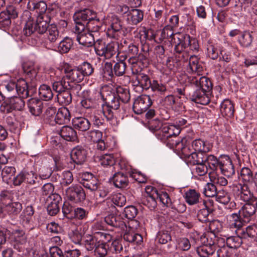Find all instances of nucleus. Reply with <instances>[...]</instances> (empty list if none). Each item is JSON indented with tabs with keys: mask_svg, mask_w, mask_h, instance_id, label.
I'll use <instances>...</instances> for the list:
<instances>
[{
	"mask_svg": "<svg viewBox=\"0 0 257 257\" xmlns=\"http://www.w3.org/2000/svg\"><path fill=\"white\" fill-rule=\"evenodd\" d=\"M180 132V128L176 125L164 124L160 133H158L156 137L159 140L166 143L170 148V143L172 140L181 139L177 137Z\"/></svg>",
	"mask_w": 257,
	"mask_h": 257,
	"instance_id": "7",
	"label": "nucleus"
},
{
	"mask_svg": "<svg viewBox=\"0 0 257 257\" xmlns=\"http://www.w3.org/2000/svg\"><path fill=\"white\" fill-rule=\"evenodd\" d=\"M170 148L175 150L181 156V158L185 159L194 152L192 145L187 143L185 138L181 139L172 140L170 143Z\"/></svg>",
	"mask_w": 257,
	"mask_h": 257,
	"instance_id": "9",
	"label": "nucleus"
},
{
	"mask_svg": "<svg viewBox=\"0 0 257 257\" xmlns=\"http://www.w3.org/2000/svg\"><path fill=\"white\" fill-rule=\"evenodd\" d=\"M153 193L145 196L142 199V203L150 209H154L157 206V198L158 196V191L153 190Z\"/></svg>",
	"mask_w": 257,
	"mask_h": 257,
	"instance_id": "34",
	"label": "nucleus"
},
{
	"mask_svg": "<svg viewBox=\"0 0 257 257\" xmlns=\"http://www.w3.org/2000/svg\"><path fill=\"white\" fill-rule=\"evenodd\" d=\"M256 211L255 202L245 203L238 211L242 221L248 222L254 216Z\"/></svg>",
	"mask_w": 257,
	"mask_h": 257,
	"instance_id": "15",
	"label": "nucleus"
},
{
	"mask_svg": "<svg viewBox=\"0 0 257 257\" xmlns=\"http://www.w3.org/2000/svg\"><path fill=\"white\" fill-rule=\"evenodd\" d=\"M96 18V14L92 10L85 9L75 13L73 18L75 25L77 24L84 25Z\"/></svg>",
	"mask_w": 257,
	"mask_h": 257,
	"instance_id": "12",
	"label": "nucleus"
},
{
	"mask_svg": "<svg viewBox=\"0 0 257 257\" xmlns=\"http://www.w3.org/2000/svg\"><path fill=\"white\" fill-rule=\"evenodd\" d=\"M164 124L158 118L151 119L148 122V127L150 131L153 132H156V135L158 133H160L162 128Z\"/></svg>",
	"mask_w": 257,
	"mask_h": 257,
	"instance_id": "59",
	"label": "nucleus"
},
{
	"mask_svg": "<svg viewBox=\"0 0 257 257\" xmlns=\"http://www.w3.org/2000/svg\"><path fill=\"white\" fill-rule=\"evenodd\" d=\"M190 36L188 34L179 33L174 35L172 40L174 44V52L178 55L180 60L186 61L188 60L189 55L188 51Z\"/></svg>",
	"mask_w": 257,
	"mask_h": 257,
	"instance_id": "3",
	"label": "nucleus"
},
{
	"mask_svg": "<svg viewBox=\"0 0 257 257\" xmlns=\"http://www.w3.org/2000/svg\"><path fill=\"white\" fill-rule=\"evenodd\" d=\"M31 90L29 89L27 83L25 80L20 81L17 84L16 92L22 98H26L30 95Z\"/></svg>",
	"mask_w": 257,
	"mask_h": 257,
	"instance_id": "44",
	"label": "nucleus"
},
{
	"mask_svg": "<svg viewBox=\"0 0 257 257\" xmlns=\"http://www.w3.org/2000/svg\"><path fill=\"white\" fill-rule=\"evenodd\" d=\"M5 233L8 235V237L14 248L21 251L25 248L27 237L23 230L9 227L6 229Z\"/></svg>",
	"mask_w": 257,
	"mask_h": 257,
	"instance_id": "5",
	"label": "nucleus"
},
{
	"mask_svg": "<svg viewBox=\"0 0 257 257\" xmlns=\"http://www.w3.org/2000/svg\"><path fill=\"white\" fill-rule=\"evenodd\" d=\"M137 79L141 82V87L143 89H149L152 83L149 77L144 73H139L137 74Z\"/></svg>",
	"mask_w": 257,
	"mask_h": 257,
	"instance_id": "62",
	"label": "nucleus"
},
{
	"mask_svg": "<svg viewBox=\"0 0 257 257\" xmlns=\"http://www.w3.org/2000/svg\"><path fill=\"white\" fill-rule=\"evenodd\" d=\"M123 238L124 240L131 243L132 244H140L143 242L142 236L135 231H126L123 235Z\"/></svg>",
	"mask_w": 257,
	"mask_h": 257,
	"instance_id": "31",
	"label": "nucleus"
},
{
	"mask_svg": "<svg viewBox=\"0 0 257 257\" xmlns=\"http://www.w3.org/2000/svg\"><path fill=\"white\" fill-rule=\"evenodd\" d=\"M102 77L106 80L112 79L113 77L112 64L110 62L105 63L101 72Z\"/></svg>",
	"mask_w": 257,
	"mask_h": 257,
	"instance_id": "55",
	"label": "nucleus"
},
{
	"mask_svg": "<svg viewBox=\"0 0 257 257\" xmlns=\"http://www.w3.org/2000/svg\"><path fill=\"white\" fill-rule=\"evenodd\" d=\"M238 190H240V199L246 203L255 202L257 200V197L254 196L253 193L251 192L247 185L240 184L239 188L238 187Z\"/></svg>",
	"mask_w": 257,
	"mask_h": 257,
	"instance_id": "23",
	"label": "nucleus"
},
{
	"mask_svg": "<svg viewBox=\"0 0 257 257\" xmlns=\"http://www.w3.org/2000/svg\"><path fill=\"white\" fill-rule=\"evenodd\" d=\"M82 181L81 183L86 188L91 191H95L99 187V183L98 179L92 174L88 172H85L82 175Z\"/></svg>",
	"mask_w": 257,
	"mask_h": 257,
	"instance_id": "14",
	"label": "nucleus"
},
{
	"mask_svg": "<svg viewBox=\"0 0 257 257\" xmlns=\"http://www.w3.org/2000/svg\"><path fill=\"white\" fill-rule=\"evenodd\" d=\"M72 94L68 89L57 94L58 101L63 105H68L72 101Z\"/></svg>",
	"mask_w": 257,
	"mask_h": 257,
	"instance_id": "54",
	"label": "nucleus"
},
{
	"mask_svg": "<svg viewBox=\"0 0 257 257\" xmlns=\"http://www.w3.org/2000/svg\"><path fill=\"white\" fill-rule=\"evenodd\" d=\"M119 45L117 42H111L105 44L102 40L96 39L95 44L96 54L100 57H103L105 59H110L114 56L118 57Z\"/></svg>",
	"mask_w": 257,
	"mask_h": 257,
	"instance_id": "4",
	"label": "nucleus"
},
{
	"mask_svg": "<svg viewBox=\"0 0 257 257\" xmlns=\"http://www.w3.org/2000/svg\"><path fill=\"white\" fill-rule=\"evenodd\" d=\"M115 96L122 103H127L130 99L129 91L125 88L118 87L116 88Z\"/></svg>",
	"mask_w": 257,
	"mask_h": 257,
	"instance_id": "51",
	"label": "nucleus"
},
{
	"mask_svg": "<svg viewBox=\"0 0 257 257\" xmlns=\"http://www.w3.org/2000/svg\"><path fill=\"white\" fill-rule=\"evenodd\" d=\"M203 193L208 197H216L217 193L216 187L213 183H208L204 187Z\"/></svg>",
	"mask_w": 257,
	"mask_h": 257,
	"instance_id": "61",
	"label": "nucleus"
},
{
	"mask_svg": "<svg viewBox=\"0 0 257 257\" xmlns=\"http://www.w3.org/2000/svg\"><path fill=\"white\" fill-rule=\"evenodd\" d=\"M4 210L10 215L18 214L22 209V205L18 202H10L4 205Z\"/></svg>",
	"mask_w": 257,
	"mask_h": 257,
	"instance_id": "36",
	"label": "nucleus"
},
{
	"mask_svg": "<svg viewBox=\"0 0 257 257\" xmlns=\"http://www.w3.org/2000/svg\"><path fill=\"white\" fill-rule=\"evenodd\" d=\"M203 205L204 208L200 209L198 211L197 217L199 221L205 223L209 221L208 216L210 211L206 205V202L204 201H203Z\"/></svg>",
	"mask_w": 257,
	"mask_h": 257,
	"instance_id": "60",
	"label": "nucleus"
},
{
	"mask_svg": "<svg viewBox=\"0 0 257 257\" xmlns=\"http://www.w3.org/2000/svg\"><path fill=\"white\" fill-rule=\"evenodd\" d=\"M98 161L101 166L106 167L114 164L115 159L112 154H105L97 157Z\"/></svg>",
	"mask_w": 257,
	"mask_h": 257,
	"instance_id": "56",
	"label": "nucleus"
},
{
	"mask_svg": "<svg viewBox=\"0 0 257 257\" xmlns=\"http://www.w3.org/2000/svg\"><path fill=\"white\" fill-rule=\"evenodd\" d=\"M16 173V169L13 166H5L2 170V176L4 180L10 182Z\"/></svg>",
	"mask_w": 257,
	"mask_h": 257,
	"instance_id": "49",
	"label": "nucleus"
},
{
	"mask_svg": "<svg viewBox=\"0 0 257 257\" xmlns=\"http://www.w3.org/2000/svg\"><path fill=\"white\" fill-rule=\"evenodd\" d=\"M202 153L199 154L194 151L185 160L188 165H195L196 164L203 162L204 156L202 157Z\"/></svg>",
	"mask_w": 257,
	"mask_h": 257,
	"instance_id": "53",
	"label": "nucleus"
},
{
	"mask_svg": "<svg viewBox=\"0 0 257 257\" xmlns=\"http://www.w3.org/2000/svg\"><path fill=\"white\" fill-rule=\"evenodd\" d=\"M87 153L82 146H77L74 148L71 152V158L77 165L83 164L86 161Z\"/></svg>",
	"mask_w": 257,
	"mask_h": 257,
	"instance_id": "16",
	"label": "nucleus"
},
{
	"mask_svg": "<svg viewBox=\"0 0 257 257\" xmlns=\"http://www.w3.org/2000/svg\"><path fill=\"white\" fill-rule=\"evenodd\" d=\"M67 198L75 203H79L85 199L86 194L82 187L78 185H72L65 191Z\"/></svg>",
	"mask_w": 257,
	"mask_h": 257,
	"instance_id": "10",
	"label": "nucleus"
},
{
	"mask_svg": "<svg viewBox=\"0 0 257 257\" xmlns=\"http://www.w3.org/2000/svg\"><path fill=\"white\" fill-rule=\"evenodd\" d=\"M44 16H38L36 23H34L36 32L39 34H43L48 30L49 25L47 20H44Z\"/></svg>",
	"mask_w": 257,
	"mask_h": 257,
	"instance_id": "46",
	"label": "nucleus"
},
{
	"mask_svg": "<svg viewBox=\"0 0 257 257\" xmlns=\"http://www.w3.org/2000/svg\"><path fill=\"white\" fill-rule=\"evenodd\" d=\"M216 250V245L214 242L212 243L204 244L196 248L197 254L200 257H208L213 254Z\"/></svg>",
	"mask_w": 257,
	"mask_h": 257,
	"instance_id": "27",
	"label": "nucleus"
},
{
	"mask_svg": "<svg viewBox=\"0 0 257 257\" xmlns=\"http://www.w3.org/2000/svg\"><path fill=\"white\" fill-rule=\"evenodd\" d=\"M56 132L62 138L67 141H74L77 138L76 132L72 127L68 125H64L56 128Z\"/></svg>",
	"mask_w": 257,
	"mask_h": 257,
	"instance_id": "19",
	"label": "nucleus"
},
{
	"mask_svg": "<svg viewBox=\"0 0 257 257\" xmlns=\"http://www.w3.org/2000/svg\"><path fill=\"white\" fill-rule=\"evenodd\" d=\"M108 245L105 242L98 241L94 249V254L98 257H104L107 253Z\"/></svg>",
	"mask_w": 257,
	"mask_h": 257,
	"instance_id": "52",
	"label": "nucleus"
},
{
	"mask_svg": "<svg viewBox=\"0 0 257 257\" xmlns=\"http://www.w3.org/2000/svg\"><path fill=\"white\" fill-rule=\"evenodd\" d=\"M63 70L66 77L72 81L78 83L84 79L83 74H82L78 66L72 67L66 63L63 66Z\"/></svg>",
	"mask_w": 257,
	"mask_h": 257,
	"instance_id": "13",
	"label": "nucleus"
},
{
	"mask_svg": "<svg viewBox=\"0 0 257 257\" xmlns=\"http://www.w3.org/2000/svg\"><path fill=\"white\" fill-rule=\"evenodd\" d=\"M102 109L101 110H95L90 115V118L93 125L97 127L103 125L104 119L102 118Z\"/></svg>",
	"mask_w": 257,
	"mask_h": 257,
	"instance_id": "47",
	"label": "nucleus"
},
{
	"mask_svg": "<svg viewBox=\"0 0 257 257\" xmlns=\"http://www.w3.org/2000/svg\"><path fill=\"white\" fill-rule=\"evenodd\" d=\"M219 169L223 175L228 177H231L235 174V170L232 161L227 155H223Z\"/></svg>",
	"mask_w": 257,
	"mask_h": 257,
	"instance_id": "18",
	"label": "nucleus"
},
{
	"mask_svg": "<svg viewBox=\"0 0 257 257\" xmlns=\"http://www.w3.org/2000/svg\"><path fill=\"white\" fill-rule=\"evenodd\" d=\"M112 181L115 186L119 188H125L128 184L127 176L120 172L116 173L113 175Z\"/></svg>",
	"mask_w": 257,
	"mask_h": 257,
	"instance_id": "33",
	"label": "nucleus"
},
{
	"mask_svg": "<svg viewBox=\"0 0 257 257\" xmlns=\"http://www.w3.org/2000/svg\"><path fill=\"white\" fill-rule=\"evenodd\" d=\"M227 220L229 223L230 227H234L237 229L235 230L236 231L237 230L239 231V229L242 227L243 222L242 221V218L239 215V214L238 213H233L231 214L227 215Z\"/></svg>",
	"mask_w": 257,
	"mask_h": 257,
	"instance_id": "35",
	"label": "nucleus"
},
{
	"mask_svg": "<svg viewBox=\"0 0 257 257\" xmlns=\"http://www.w3.org/2000/svg\"><path fill=\"white\" fill-rule=\"evenodd\" d=\"M34 211L31 206H27L20 215L21 220L25 227H28L32 221V216Z\"/></svg>",
	"mask_w": 257,
	"mask_h": 257,
	"instance_id": "32",
	"label": "nucleus"
},
{
	"mask_svg": "<svg viewBox=\"0 0 257 257\" xmlns=\"http://www.w3.org/2000/svg\"><path fill=\"white\" fill-rule=\"evenodd\" d=\"M73 45V41L71 38L66 37L62 40L58 46V51L61 54L69 51Z\"/></svg>",
	"mask_w": 257,
	"mask_h": 257,
	"instance_id": "48",
	"label": "nucleus"
},
{
	"mask_svg": "<svg viewBox=\"0 0 257 257\" xmlns=\"http://www.w3.org/2000/svg\"><path fill=\"white\" fill-rule=\"evenodd\" d=\"M253 40V37L251 33L248 31H244L238 38V42L240 45L243 47H249Z\"/></svg>",
	"mask_w": 257,
	"mask_h": 257,
	"instance_id": "50",
	"label": "nucleus"
},
{
	"mask_svg": "<svg viewBox=\"0 0 257 257\" xmlns=\"http://www.w3.org/2000/svg\"><path fill=\"white\" fill-rule=\"evenodd\" d=\"M223 156V155H221L217 158L213 155H205L204 156V159H203V162H205L207 165L208 169L211 170L212 172L215 173L219 169Z\"/></svg>",
	"mask_w": 257,
	"mask_h": 257,
	"instance_id": "22",
	"label": "nucleus"
},
{
	"mask_svg": "<svg viewBox=\"0 0 257 257\" xmlns=\"http://www.w3.org/2000/svg\"><path fill=\"white\" fill-rule=\"evenodd\" d=\"M189 57L188 72H195L199 76L201 72L203 71V67L199 64L198 58L195 55H189Z\"/></svg>",
	"mask_w": 257,
	"mask_h": 257,
	"instance_id": "37",
	"label": "nucleus"
},
{
	"mask_svg": "<svg viewBox=\"0 0 257 257\" xmlns=\"http://www.w3.org/2000/svg\"><path fill=\"white\" fill-rule=\"evenodd\" d=\"M192 147L195 152L200 153H207L209 152L212 148L208 142H205L201 139H196L192 143Z\"/></svg>",
	"mask_w": 257,
	"mask_h": 257,
	"instance_id": "28",
	"label": "nucleus"
},
{
	"mask_svg": "<svg viewBox=\"0 0 257 257\" xmlns=\"http://www.w3.org/2000/svg\"><path fill=\"white\" fill-rule=\"evenodd\" d=\"M239 234L244 242L248 238L257 241V227L255 226H248L240 230Z\"/></svg>",
	"mask_w": 257,
	"mask_h": 257,
	"instance_id": "29",
	"label": "nucleus"
},
{
	"mask_svg": "<svg viewBox=\"0 0 257 257\" xmlns=\"http://www.w3.org/2000/svg\"><path fill=\"white\" fill-rule=\"evenodd\" d=\"M220 111L223 117H232L234 111L232 102L228 99L223 100L220 105Z\"/></svg>",
	"mask_w": 257,
	"mask_h": 257,
	"instance_id": "26",
	"label": "nucleus"
},
{
	"mask_svg": "<svg viewBox=\"0 0 257 257\" xmlns=\"http://www.w3.org/2000/svg\"><path fill=\"white\" fill-rule=\"evenodd\" d=\"M152 101L151 97L148 95H141L134 101L133 110L136 114H141L147 111L152 105Z\"/></svg>",
	"mask_w": 257,
	"mask_h": 257,
	"instance_id": "11",
	"label": "nucleus"
},
{
	"mask_svg": "<svg viewBox=\"0 0 257 257\" xmlns=\"http://www.w3.org/2000/svg\"><path fill=\"white\" fill-rule=\"evenodd\" d=\"M106 104L102 105V113L107 121L112 126H117L119 122L118 109L121 102L115 96V93L110 95L106 98Z\"/></svg>",
	"mask_w": 257,
	"mask_h": 257,
	"instance_id": "2",
	"label": "nucleus"
},
{
	"mask_svg": "<svg viewBox=\"0 0 257 257\" xmlns=\"http://www.w3.org/2000/svg\"><path fill=\"white\" fill-rule=\"evenodd\" d=\"M240 178L244 182L253 181V173L251 170L248 167H243L240 171Z\"/></svg>",
	"mask_w": 257,
	"mask_h": 257,
	"instance_id": "64",
	"label": "nucleus"
},
{
	"mask_svg": "<svg viewBox=\"0 0 257 257\" xmlns=\"http://www.w3.org/2000/svg\"><path fill=\"white\" fill-rule=\"evenodd\" d=\"M86 29L89 33H93L96 38L98 36V32L101 28V23L98 19H93L86 23Z\"/></svg>",
	"mask_w": 257,
	"mask_h": 257,
	"instance_id": "41",
	"label": "nucleus"
},
{
	"mask_svg": "<svg viewBox=\"0 0 257 257\" xmlns=\"http://www.w3.org/2000/svg\"><path fill=\"white\" fill-rule=\"evenodd\" d=\"M243 242V239L241 237L239 232L237 236H229L227 237L226 239L227 246L231 248H237Z\"/></svg>",
	"mask_w": 257,
	"mask_h": 257,
	"instance_id": "43",
	"label": "nucleus"
},
{
	"mask_svg": "<svg viewBox=\"0 0 257 257\" xmlns=\"http://www.w3.org/2000/svg\"><path fill=\"white\" fill-rule=\"evenodd\" d=\"M191 86L193 90L189 93L190 99L197 103L207 105L210 102V91L212 84L206 77L198 76L190 80Z\"/></svg>",
	"mask_w": 257,
	"mask_h": 257,
	"instance_id": "1",
	"label": "nucleus"
},
{
	"mask_svg": "<svg viewBox=\"0 0 257 257\" xmlns=\"http://www.w3.org/2000/svg\"><path fill=\"white\" fill-rule=\"evenodd\" d=\"M125 59L126 57L123 60L115 64L113 68V75L121 76L124 74L126 66V63L124 62Z\"/></svg>",
	"mask_w": 257,
	"mask_h": 257,
	"instance_id": "58",
	"label": "nucleus"
},
{
	"mask_svg": "<svg viewBox=\"0 0 257 257\" xmlns=\"http://www.w3.org/2000/svg\"><path fill=\"white\" fill-rule=\"evenodd\" d=\"M174 35L173 31L171 29V27L166 26L162 30L160 35L158 36V40L156 41H158V43H161L165 40L172 38ZM173 38V37H172V38Z\"/></svg>",
	"mask_w": 257,
	"mask_h": 257,
	"instance_id": "57",
	"label": "nucleus"
},
{
	"mask_svg": "<svg viewBox=\"0 0 257 257\" xmlns=\"http://www.w3.org/2000/svg\"><path fill=\"white\" fill-rule=\"evenodd\" d=\"M123 32L121 22L119 18L115 15L111 17L110 28H108L107 34L109 37L117 38Z\"/></svg>",
	"mask_w": 257,
	"mask_h": 257,
	"instance_id": "17",
	"label": "nucleus"
},
{
	"mask_svg": "<svg viewBox=\"0 0 257 257\" xmlns=\"http://www.w3.org/2000/svg\"><path fill=\"white\" fill-rule=\"evenodd\" d=\"M184 197L186 202L190 205L197 204L202 200L200 194L195 189H189L186 191Z\"/></svg>",
	"mask_w": 257,
	"mask_h": 257,
	"instance_id": "24",
	"label": "nucleus"
},
{
	"mask_svg": "<svg viewBox=\"0 0 257 257\" xmlns=\"http://www.w3.org/2000/svg\"><path fill=\"white\" fill-rule=\"evenodd\" d=\"M74 32L76 40L79 44L87 47L95 46L96 37L93 33L85 30L84 25L77 24L75 26Z\"/></svg>",
	"mask_w": 257,
	"mask_h": 257,
	"instance_id": "6",
	"label": "nucleus"
},
{
	"mask_svg": "<svg viewBox=\"0 0 257 257\" xmlns=\"http://www.w3.org/2000/svg\"><path fill=\"white\" fill-rule=\"evenodd\" d=\"M71 115L68 109L66 107H61L58 109L55 116V121L59 124L67 123L70 120Z\"/></svg>",
	"mask_w": 257,
	"mask_h": 257,
	"instance_id": "25",
	"label": "nucleus"
},
{
	"mask_svg": "<svg viewBox=\"0 0 257 257\" xmlns=\"http://www.w3.org/2000/svg\"><path fill=\"white\" fill-rule=\"evenodd\" d=\"M53 201L49 203L47 208L49 214L51 216L56 215L59 212L60 210L59 203L61 197L58 194H55L53 195Z\"/></svg>",
	"mask_w": 257,
	"mask_h": 257,
	"instance_id": "40",
	"label": "nucleus"
},
{
	"mask_svg": "<svg viewBox=\"0 0 257 257\" xmlns=\"http://www.w3.org/2000/svg\"><path fill=\"white\" fill-rule=\"evenodd\" d=\"M105 222L108 225L114 227L123 228L126 227L125 223L121 220V218L114 215H108L104 218Z\"/></svg>",
	"mask_w": 257,
	"mask_h": 257,
	"instance_id": "39",
	"label": "nucleus"
},
{
	"mask_svg": "<svg viewBox=\"0 0 257 257\" xmlns=\"http://www.w3.org/2000/svg\"><path fill=\"white\" fill-rule=\"evenodd\" d=\"M39 95L41 98L47 101L53 97V93L51 87L46 84H42L39 88Z\"/></svg>",
	"mask_w": 257,
	"mask_h": 257,
	"instance_id": "42",
	"label": "nucleus"
},
{
	"mask_svg": "<svg viewBox=\"0 0 257 257\" xmlns=\"http://www.w3.org/2000/svg\"><path fill=\"white\" fill-rule=\"evenodd\" d=\"M46 32L48 40L52 43L56 42L60 37L58 28L54 24L50 25Z\"/></svg>",
	"mask_w": 257,
	"mask_h": 257,
	"instance_id": "45",
	"label": "nucleus"
},
{
	"mask_svg": "<svg viewBox=\"0 0 257 257\" xmlns=\"http://www.w3.org/2000/svg\"><path fill=\"white\" fill-rule=\"evenodd\" d=\"M25 105L23 98L21 96L9 97L1 105L0 110L4 113H9L13 110L21 111Z\"/></svg>",
	"mask_w": 257,
	"mask_h": 257,
	"instance_id": "8",
	"label": "nucleus"
},
{
	"mask_svg": "<svg viewBox=\"0 0 257 257\" xmlns=\"http://www.w3.org/2000/svg\"><path fill=\"white\" fill-rule=\"evenodd\" d=\"M120 45L123 49V51L130 57L128 60L129 63L134 64L133 61L139 53L138 46L132 43H127L126 40H124L121 42Z\"/></svg>",
	"mask_w": 257,
	"mask_h": 257,
	"instance_id": "20",
	"label": "nucleus"
},
{
	"mask_svg": "<svg viewBox=\"0 0 257 257\" xmlns=\"http://www.w3.org/2000/svg\"><path fill=\"white\" fill-rule=\"evenodd\" d=\"M72 124L75 128L82 132L86 131L90 127V121L84 117H76L72 119Z\"/></svg>",
	"mask_w": 257,
	"mask_h": 257,
	"instance_id": "30",
	"label": "nucleus"
},
{
	"mask_svg": "<svg viewBox=\"0 0 257 257\" xmlns=\"http://www.w3.org/2000/svg\"><path fill=\"white\" fill-rule=\"evenodd\" d=\"M83 77L91 75L94 71V68L92 65L87 62H84L82 64L78 66Z\"/></svg>",
	"mask_w": 257,
	"mask_h": 257,
	"instance_id": "63",
	"label": "nucleus"
},
{
	"mask_svg": "<svg viewBox=\"0 0 257 257\" xmlns=\"http://www.w3.org/2000/svg\"><path fill=\"white\" fill-rule=\"evenodd\" d=\"M30 113L34 116H39L42 112L43 102L37 98H32L27 102Z\"/></svg>",
	"mask_w": 257,
	"mask_h": 257,
	"instance_id": "21",
	"label": "nucleus"
},
{
	"mask_svg": "<svg viewBox=\"0 0 257 257\" xmlns=\"http://www.w3.org/2000/svg\"><path fill=\"white\" fill-rule=\"evenodd\" d=\"M143 17V12L141 10L138 9H132L127 14L128 21L134 25H137L141 22Z\"/></svg>",
	"mask_w": 257,
	"mask_h": 257,
	"instance_id": "38",
	"label": "nucleus"
}]
</instances>
